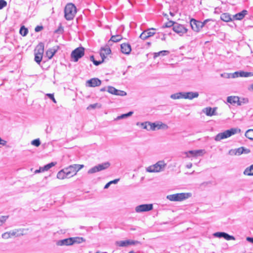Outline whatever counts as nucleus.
Returning a JSON list of instances; mask_svg holds the SVG:
<instances>
[{"label":"nucleus","instance_id":"nucleus-1","mask_svg":"<svg viewBox=\"0 0 253 253\" xmlns=\"http://www.w3.org/2000/svg\"><path fill=\"white\" fill-rule=\"evenodd\" d=\"M77 13L76 7L72 3H68L64 8V16L67 20L74 19Z\"/></svg>","mask_w":253,"mask_h":253},{"label":"nucleus","instance_id":"nucleus-2","mask_svg":"<svg viewBox=\"0 0 253 253\" xmlns=\"http://www.w3.org/2000/svg\"><path fill=\"white\" fill-rule=\"evenodd\" d=\"M167 166V164L164 161H160L155 164L150 166L146 168V171L148 172H159L163 170Z\"/></svg>","mask_w":253,"mask_h":253},{"label":"nucleus","instance_id":"nucleus-3","mask_svg":"<svg viewBox=\"0 0 253 253\" xmlns=\"http://www.w3.org/2000/svg\"><path fill=\"white\" fill-rule=\"evenodd\" d=\"M84 167V166L83 165L74 164L70 165L68 167L65 168L64 169L67 177L69 178L75 175L77 172L83 168Z\"/></svg>","mask_w":253,"mask_h":253},{"label":"nucleus","instance_id":"nucleus-4","mask_svg":"<svg viewBox=\"0 0 253 253\" xmlns=\"http://www.w3.org/2000/svg\"><path fill=\"white\" fill-rule=\"evenodd\" d=\"M240 131V130L237 128H231L230 129L225 130L223 132L217 134L215 136V140L218 141L228 138Z\"/></svg>","mask_w":253,"mask_h":253},{"label":"nucleus","instance_id":"nucleus-5","mask_svg":"<svg viewBox=\"0 0 253 253\" xmlns=\"http://www.w3.org/2000/svg\"><path fill=\"white\" fill-rule=\"evenodd\" d=\"M44 46L42 42L39 43L35 49V61L40 64L42 60Z\"/></svg>","mask_w":253,"mask_h":253},{"label":"nucleus","instance_id":"nucleus-6","mask_svg":"<svg viewBox=\"0 0 253 253\" xmlns=\"http://www.w3.org/2000/svg\"><path fill=\"white\" fill-rule=\"evenodd\" d=\"M26 230L23 229H15L12 231L6 232L2 235V237L4 239H8L12 237H18L25 234Z\"/></svg>","mask_w":253,"mask_h":253},{"label":"nucleus","instance_id":"nucleus-7","mask_svg":"<svg viewBox=\"0 0 253 253\" xmlns=\"http://www.w3.org/2000/svg\"><path fill=\"white\" fill-rule=\"evenodd\" d=\"M190 196L191 194L188 193H176L167 196V199L170 201H182L188 198Z\"/></svg>","mask_w":253,"mask_h":253},{"label":"nucleus","instance_id":"nucleus-8","mask_svg":"<svg viewBox=\"0 0 253 253\" xmlns=\"http://www.w3.org/2000/svg\"><path fill=\"white\" fill-rule=\"evenodd\" d=\"M84 49L83 47H79L74 49L71 53V57L74 61L77 62L79 58L84 55Z\"/></svg>","mask_w":253,"mask_h":253},{"label":"nucleus","instance_id":"nucleus-9","mask_svg":"<svg viewBox=\"0 0 253 253\" xmlns=\"http://www.w3.org/2000/svg\"><path fill=\"white\" fill-rule=\"evenodd\" d=\"M110 166L109 162H105L104 163L99 164L92 168L90 169L88 172L89 173H93L107 169Z\"/></svg>","mask_w":253,"mask_h":253},{"label":"nucleus","instance_id":"nucleus-10","mask_svg":"<svg viewBox=\"0 0 253 253\" xmlns=\"http://www.w3.org/2000/svg\"><path fill=\"white\" fill-rule=\"evenodd\" d=\"M207 21V20H205L204 22H202L197 21L194 19H192L190 20V25L194 31L199 32L202 28Z\"/></svg>","mask_w":253,"mask_h":253},{"label":"nucleus","instance_id":"nucleus-11","mask_svg":"<svg viewBox=\"0 0 253 253\" xmlns=\"http://www.w3.org/2000/svg\"><path fill=\"white\" fill-rule=\"evenodd\" d=\"M150 129L152 131H155L156 130L159 129H166L168 128V126L161 122H156L155 123H151Z\"/></svg>","mask_w":253,"mask_h":253},{"label":"nucleus","instance_id":"nucleus-12","mask_svg":"<svg viewBox=\"0 0 253 253\" xmlns=\"http://www.w3.org/2000/svg\"><path fill=\"white\" fill-rule=\"evenodd\" d=\"M153 209L152 204H144L138 206L135 208V211L137 212L149 211Z\"/></svg>","mask_w":253,"mask_h":253},{"label":"nucleus","instance_id":"nucleus-13","mask_svg":"<svg viewBox=\"0 0 253 253\" xmlns=\"http://www.w3.org/2000/svg\"><path fill=\"white\" fill-rule=\"evenodd\" d=\"M154 29L152 28L143 31L140 35L139 37L143 40H145L148 38L154 36L155 32H154Z\"/></svg>","mask_w":253,"mask_h":253},{"label":"nucleus","instance_id":"nucleus-14","mask_svg":"<svg viewBox=\"0 0 253 253\" xmlns=\"http://www.w3.org/2000/svg\"><path fill=\"white\" fill-rule=\"evenodd\" d=\"M139 243H140L139 242L132 240L121 241L117 242V245H118L119 247H126L129 245H135Z\"/></svg>","mask_w":253,"mask_h":253},{"label":"nucleus","instance_id":"nucleus-15","mask_svg":"<svg viewBox=\"0 0 253 253\" xmlns=\"http://www.w3.org/2000/svg\"><path fill=\"white\" fill-rule=\"evenodd\" d=\"M111 52V50L108 45H106L105 47H102L101 48L100 55L101 57V60L102 62L104 61V60L106 57V56L110 54Z\"/></svg>","mask_w":253,"mask_h":253},{"label":"nucleus","instance_id":"nucleus-16","mask_svg":"<svg viewBox=\"0 0 253 253\" xmlns=\"http://www.w3.org/2000/svg\"><path fill=\"white\" fill-rule=\"evenodd\" d=\"M108 91L113 94L120 96H125L126 95V93L123 91L118 90L113 86H109L108 88Z\"/></svg>","mask_w":253,"mask_h":253},{"label":"nucleus","instance_id":"nucleus-17","mask_svg":"<svg viewBox=\"0 0 253 253\" xmlns=\"http://www.w3.org/2000/svg\"><path fill=\"white\" fill-rule=\"evenodd\" d=\"M204 153V150H191L189 152H185V154L187 157H196L198 156H202Z\"/></svg>","mask_w":253,"mask_h":253},{"label":"nucleus","instance_id":"nucleus-18","mask_svg":"<svg viewBox=\"0 0 253 253\" xmlns=\"http://www.w3.org/2000/svg\"><path fill=\"white\" fill-rule=\"evenodd\" d=\"M173 30L176 32V33L182 35L184 33H186L187 31V29H186L183 25L180 24H176L173 27Z\"/></svg>","mask_w":253,"mask_h":253},{"label":"nucleus","instance_id":"nucleus-19","mask_svg":"<svg viewBox=\"0 0 253 253\" xmlns=\"http://www.w3.org/2000/svg\"><path fill=\"white\" fill-rule=\"evenodd\" d=\"M101 81L97 78H92L86 82L87 85L89 87H96L99 86Z\"/></svg>","mask_w":253,"mask_h":253},{"label":"nucleus","instance_id":"nucleus-20","mask_svg":"<svg viewBox=\"0 0 253 253\" xmlns=\"http://www.w3.org/2000/svg\"><path fill=\"white\" fill-rule=\"evenodd\" d=\"M214 236L218 238L223 237L226 240H235V238L234 237L229 235L228 234L224 232H216L215 233Z\"/></svg>","mask_w":253,"mask_h":253},{"label":"nucleus","instance_id":"nucleus-21","mask_svg":"<svg viewBox=\"0 0 253 253\" xmlns=\"http://www.w3.org/2000/svg\"><path fill=\"white\" fill-rule=\"evenodd\" d=\"M121 50L123 53L129 54L131 51V47L129 43H123L121 44Z\"/></svg>","mask_w":253,"mask_h":253},{"label":"nucleus","instance_id":"nucleus-22","mask_svg":"<svg viewBox=\"0 0 253 253\" xmlns=\"http://www.w3.org/2000/svg\"><path fill=\"white\" fill-rule=\"evenodd\" d=\"M217 107L211 108V107H206L203 110V112L208 116H212L216 115V111Z\"/></svg>","mask_w":253,"mask_h":253},{"label":"nucleus","instance_id":"nucleus-23","mask_svg":"<svg viewBox=\"0 0 253 253\" xmlns=\"http://www.w3.org/2000/svg\"><path fill=\"white\" fill-rule=\"evenodd\" d=\"M227 101L228 103L232 104H237L238 105H241V102L239 100V98L236 96H228L227 98Z\"/></svg>","mask_w":253,"mask_h":253},{"label":"nucleus","instance_id":"nucleus-24","mask_svg":"<svg viewBox=\"0 0 253 253\" xmlns=\"http://www.w3.org/2000/svg\"><path fill=\"white\" fill-rule=\"evenodd\" d=\"M59 46H56L52 48H49L46 51V54L48 58V59H50L52 58V57L54 55L55 53L59 49Z\"/></svg>","mask_w":253,"mask_h":253},{"label":"nucleus","instance_id":"nucleus-25","mask_svg":"<svg viewBox=\"0 0 253 253\" xmlns=\"http://www.w3.org/2000/svg\"><path fill=\"white\" fill-rule=\"evenodd\" d=\"M199 96V93L197 92H188L183 93V99H192L197 98Z\"/></svg>","mask_w":253,"mask_h":253},{"label":"nucleus","instance_id":"nucleus-26","mask_svg":"<svg viewBox=\"0 0 253 253\" xmlns=\"http://www.w3.org/2000/svg\"><path fill=\"white\" fill-rule=\"evenodd\" d=\"M57 245L58 246H70L73 245L72 238H67L58 241Z\"/></svg>","mask_w":253,"mask_h":253},{"label":"nucleus","instance_id":"nucleus-27","mask_svg":"<svg viewBox=\"0 0 253 253\" xmlns=\"http://www.w3.org/2000/svg\"><path fill=\"white\" fill-rule=\"evenodd\" d=\"M248 13L246 10H243L241 12L238 13L233 16V18L235 20H240L243 19L246 15Z\"/></svg>","mask_w":253,"mask_h":253},{"label":"nucleus","instance_id":"nucleus-28","mask_svg":"<svg viewBox=\"0 0 253 253\" xmlns=\"http://www.w3.org/2000/svg\"><path fill=\"white\" fill-rule=\"evenodd\" d=\"M122 39L123 36L121 35H114L111 37L110 39L108 41V42H117L121 41Z\"/></svg>","mask_w":253,"mask_h":253},{"label":"nucleus","instance_id":"nucleus-29","mask_svg":"<svg viewBox=\"0 0 253 253\" xmlns=\"http://www.w3.org/2000/svg\"><path fill=\"white\" fill-rule=\"evenodd\" d=\"M221 19L225 22H229L232 20L231 15L227 13H224L221 15Z\"/></svg>","mask_w":253,"mask_h":253},{"label":"nucleus","instance_id":"nucleus-30","mask_svg":"<svg viewBox=\"0 0 253 253\" xmlns=\"http://www.w3.org/2000/svg\"><path fill=\"white\" fill-rule=\"evenodd\" d=\"M250 152V150L249 149H246L243 147H241L237 149L236 154L240 155L242 154H248Z\"/></svg>","mask_w":253,"mask_h":253},{"label":"nucleus","instance_id":"nucleus-31","mask_svg":"<svg viewBox=\"0 0 253 253\" xmlns=\"http://www.w3.org/2000/svg\"><path fill=\"white\" fill-rule=\"evenodd\" d=\"M57 177L61 180L65 179V178H68L67 177L65 171H64V169H62L60 171H59L57 174Z\"/></svg>","mask_w":253,"mask_h":253},{"label":"nucleus","instance_id":"nucleus-32","mask_svg":"<svg viewBox=\"0 0 253 253\" xmlns=\"http://www.w3.org/2000/svg\"><path fill=\"white\" fill-rule=\"evenodd\" d=\"M244 173L245 175L248 176L253 175V164L250 167L247 168L245 170Z\"/></svg>","mask_w":253,"mask_h":253},{"label":"nucleus","instance_id":"nucleus-33","mask_svg":"<svg viewBox=\"0 0 253 253\" xmlns=\"http://www.w3.org/2000/svg\"><path fill=\"white\" fill-rule=\"evenodd\" d=\"M72 239L73 245L74 244H80L84 241V239L82 237H72Z\"/></svg>","mask_w":253,"mask_h":253},{"label":"nucleus","instance_id":"nucleus-34","mask_svg":"<svg viewBox=\"0 0 253 253\" xmlns=\"http://www.w3.org/2000/svg\"><path fill=\"white\" fill-rule=\"evenodd\" d=\"M245 136L250 140H253V129H248L245 133Z\"/></svg>","mask_w":253,"mask_h":253},{"label":"nucleus","instance_id":"nucleus-35","mask_svg":"<svg viewBox=\"0 0 253 253\" xmlns=\"http://www.w3.org/2000/svg\"><path fill=\"white\" fill-rule=\"evenodd\" d=\"M183 93H177L175 94H172L171 95V98L173 99H178L183 98Z\"/></svg>","mask_w":253,"mask_h":253},{"label":"nucleus","instance_id":"nucleus-36","mask_svg":"<svg viewBox=\"0 0 253 253\" xmlns=\"http://www.w3.org/2000/svg\"><path fill=\"white\" fill-rule=\"evenodd\" d=\"M150 124H151V122H146L141 123V125L142 127H143V128L147 130H151L150 129Z\"/></svg>","mask_w":253,"mask_h":253},{"label":"nucleus","instance_id":"nucleus-37","mask_svg":"<svg viewBox=\"0 0 253 253\" xmlns=\"http://www.w3.org/2000/svg\"><path fill=\"white\" fill-rule=\"evenodd\" d=\"M19 32L22 36H25L28 33V29L23 26L21 27Z\"/></svg>","mask_w":253,"mask_h":253},{"label":"nucleus","instance_id":"nucleus-38","mask_svg":"<svg viewBox=\"0 0 253 253\" xmlns=\"http://www.w3.org/2000/svg\"><path fill=\"white\" fill-rule=\"evenodd\" d=\"M8 215L0 216V226L4 224L8 218Z\"/></svg>","mask_w":253,"mask_h":253},{"label":"nucleus","instance_id":"nucleus-39","mask_svg":"<svg viewBox=\"0 0 253 253\" xmlns=\"http://www.w3.org/2000/svg\"><path fill=\"white\" fill-rule=\"evenodd\" d=\"M55 164H56V163L52 162L51 163H49V164L44 166L43 167H42L44 171L48 170L52 167L54 166L55 165Z\"/></svg>","mask_w":253,"mask_h":253},{"label":"nucleus","instance_id":"nucleus-40","mask_svg":"<svg viewBox=\"0 0 253 253\" xmlns=\"http://www.w3.org/2000/svg\"><path fill=\"white\" fill-rule=\"evenodd\" d=\"M100 107H101V105H100L99 104H98V103H95V104H93L89 105L87 107V110L94 109L96 108H97V107L99 108Z\"/></svg>","mask_w":253,"mask_h":253},{"label":"nucleus","instance_id":"nucleus-41","mask_svg":"<svg viewBox=\"0 0 253 253\" xmlns=\"http://www.w3.org/2000/svg\"><path fill=\"white\" fill-rule=\"evenodd\" d=\"M240 76L241 77H248L249 76H253V73L251 72H242L240 73Z\"/></svg>","mask_w":253,"mask_h":253},{"label":"nucleus","instance_id":"nucleus-42","mask_svg":"<svg viewBox=\"0 0 253 253\" xmlns=\"http://www.w3.org/2000/svg\"><path fill=\"white\" fill-rule=\"evenodd\" d=\"M31 144H32V145H33L34 146H35L36 147H38V146H39L40 145L41 142H40V140L39 139H36L33 140L31 142Z\"/></svg>","mask_w":253,"mask_h":253},{"label":"nucleus","instance_id":"nucleus-43","mask_svg":"<svg viewBox=\"0 0 253 253\" xmlns=\"http://www.w3.org/2000/svg\"><path fill=\"white\" fill-rule=\"evenodd\" d=\"M90 59L93 62V64L96 66H97L103 62L102 60L99 61L95 60L93 55L90 56Z\"/></svg>","mask_w":253,"mask_h":253},{"label":"nucleus","instance_id":"nucleus-44","mask_svg":"<svg viewBox=\"0 0 253 253\" xmlns=\"http://www.w3.org/2000/svg\"><path fill=\"white\" fill-rule=\"evenodd\" d=\"M168 51H166V50H163V51H161L160 52H156L154 53V57L155 58L162 55H165V53H166V52H168Z\"/></svg>","mask_w":253,"mask_h":253},{"label":"nucleus","instance_id":"nucleus-45","mask_svg":"<svg viewBox=\"0 0 253 253\" xmlns=\"http://www.w3.org/2000/svg\"><path fill=\"white\" fill-rule=\"evenodd\" d=\"M7 2L4 0H0V9L6 6Z\"/></svg>","mask_w":253,"mask_h":253},{"label":"nucleus","instance_id":"nucleus-46","mask_svg":"<svg viewBox=\"0 0 253 253\" xmlns=\"http://www.w3.org/2000/svg\"><path fill=\"white\" fill-rule=\"evenodd\" d=\"M132 114H133L132 112H128L127 114H124L122 115L121 116L119 117V119H123V118H124L125 117H127L130 116Z\"/></svg>","mask_w":253,"mask_h":253},{"label":"nucleus","instance_id":"nucleus-47","mask_svg":"<svg viewBox=\"0 0 253 253\" xmlns=\"http://www.w3.org/2000/svg\"><path fill=\"white\" fill-rule=\"evenodd\" d=\"M174 24V22L172 21H169L166 23L165 25L163 26L164 27H170L172 26Z\"/></svg>","mask_w":253,"mask_h":253},{"label":"nucleus","instance_id":"nucleus-48","mask_svg":"<svg viewBox=\"0 0 253 253\" xmlns=\"http://www.w3.org/2000/svg\"><path fill=\"white\" fill-rule=\"evenodd\" d=\"M46 95L49 97L54 103H56V101L54 98L53 94L47 93Z\"/></svg>","mask_w":253,"mask_h":253},{"label":"nucleus","instance_id":"nucleus-49","mask_svg":"<svg viewBox=\"0 0 253 253\" xmlns=\"http://www.w3.org/2000/svg\"><path fill=\"white\" fill-rule=\"evenodd\" d=\"M42 29H43V27L42 26H37L35 28V30L36 32H38L42 31Z\"/></svg>","mask_w":253,"mask_h":253},{"label":"nucleus","instance_id":"nucleus-50","mask_svg":"<svg viewBox=\"0 0 253 253\" xmlns=\"http://www.w3.org/2000/svg\"><path fill=\"white\" fill-rule=\"evenodd\" d=\"M63 28L62 26H60L58 29L55 31L56 33H62L63 32Z\"/></svg>","mask_w":253,"mask_h":253},{"label":"nucleus","instance_id":"nucleus-51","mask_svg":"<svg viewBox=\"0 0 253 253\" xmlns=\"http://www.w3.org/2000/svg\"><path fill=\"white\" fill-rule=\"evenodd\" d=\"M43 171H44L43 168L42 167H41V168H40V169H39L36 170L35 171V173H37L41 172H43Z\"/></svg>","mask_w":253,"mask_h":253},{"label":"nucleus","instance_id":"nucleus-52","mask_svg":"<svg viewBox=\"0 0 253 253\" xmlns=\"http://www.w3.org/2000/svg\"><path fill=\"white\" fill-rule=\"evenodd\" d=\"M119 179H116L110 181L109 182L111 184H116L119 181Z\"/></svg>","mask_w":253,"mask_h":253},{"label":"nucleus","instance_id":"nucleus-53","mask_svg":"<svg viewBox=\"0 0 253 253\" xmlns=\"http://www.w3.org/2000/svg\"><path fill=\"white\" fill-rule=\"evenodd\" d=\"M246 239H247V240L248 241H249V242H251V243L253 244V238L248 237Z\"/></svg>","mask_w":253,"mask_h":253},{"label":"nucleus","instance_id":"nucleus-54","mask_svg":"<svg viewBox=\"0 0 253 253\" xmlns=\"http://www.w3.org/2000/svg\"><path fill=\"white\" fill-rule=\"evenodd\" d=\"M110 185H111L110 183L109 182H108V183H107L105 185V186H104V188H105V189H107V188H108L109 187V186H110Z\"/></svg>","mask_w":253,"mask_h":253},{"label":"nucleus","instance_id":"nucleus-55","mask_svg":"<svg viewBox=\"0 0 253 253\" xmlns=\"http://www.w3.org/2000/svg\"><path fill=\"white\" fill-rule=\"evenodd\" d=\"M192 164L191 163H190V164H188V165L186 166V167H187V168L188 169H190V168H191L192 167Z\"/></svg>","mask_w":253,"mask_h":253},{"label":"nucleus","instance_id":"nucleus-56","mask_svg":"<svg viewBox=\"0 0 253 253\" xmlns=\"http://www.w3.org/2000/svg\"><path fill=\"white\" fill-rule=\"evenodd\" d=\"M234 74L236 75V77H238V72H235Z\"/></svg>","mask_w":253,"mask_h":253},{"label":"nucleus","instance_id":"nucleus-57","mask_svg":"<svg viewBox=\"0 0 253 253\" xmlns=\"http://www.w3.org/2000/svg\"><path fill=\"white\" fill-rule=\"evenodd\" d=\"M128 253H134L133 251H130Z\"/></svg>","mask_w":253,"mask_h":253},{"label":"nucleus","instance_id":"nucleus-58","mask_svg":"<svg viewBox=\"0 0 253 253\" xmlns=\"http://www.w3.org/2000/svg\"><path fill=\"white\" fill-rule=\"evenodd\" d=\"M95 253H103L98 251V252H96Z\"/></svg>","mask_w":253,"mask_h":253},{"label":"nucleus","instance_id":"nucleus-59","mask_svg":"<svg viewBox=\"0 0 253 253\" xmlns=\"http://www.w3.org/2000/svg\"><path fill=\"white\" fill-rule=\"evenodd\" d=\"M252 88L253 89V84L252 85Z\"/></svg>","mask_w":253,"mask_h":253}]
</instances>
